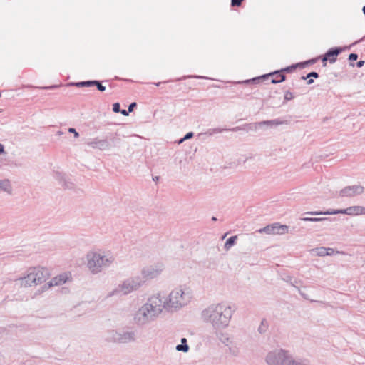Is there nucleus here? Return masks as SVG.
Instances as JSON below:
<instances>
[{"label":"nucleus","mask_w":365,"mask_h":365,"mask_svg":"<svg viewBox=\"0 0 365 365\" xmlns=\"http://www.w3.org/2000/svg\"><path fill=\"white\" fill-rule=\"evenodd\" d=\"M160 293L150 296L133 314V322L138 327H144L154 322L164 311Z\"/></svg>","instance_id":"obj_2"},{"label":"nucleus","mask_w":365,"mask_h":365,"mask_svg":"<svg viewBox=\"0 0 365 365\" xmlns=\"http://www.w3.org/2000/svg\"><path fill=\"white\" fill-rule=\"evenodd\" d=\"M75 86L77 87H90V86H93L94 83H93V81H80V82L76 83Z\"/></svg>","instance_id":"obj_26"},{"label":"nucleus","mask_w":365,"mask_h":365,"mask_svg":"<svg viewBox=\"0 0 365 365\" xmlns=\"http://www.w3.org/2000/svg\"><path fill=\"white\" fill-rule=\"evenodd\" d=\"M344 48L341 47H333L329 48L325 54L322 57L323 65L326 66V62L329 61L330 63H334L336 61V56H339Z\"/></svg>","instance_id":"obj_16"},{"label":"nucleus","mask_w":365,"mask_h":365,"mask_svg":"<svg viewBox=\"0 0 365 365\" xmlns=\"http://www.w3.org/2000/svg\"><path fill=\"white\" fill-rule=\"evenodd\" d=\"M145 283V280L140 275L130 277L125 279L118 287L119 290L126 295L137 291Z\"/></svg>","instance_id":"obj_10"},{"label":"nucleus","mask_w":365,"mask_h":365,"mask_svg":"<svg viewBox=\"0 0 365 365\" xmlns=\"http://www.w3.org/2000/svg\"><path fill=\"white\" fill-rule=\"evenodd\" d=\"M62 186L65 189H73L74 187V185L72 182L67 181L66 180H63L62 182Z\"/></svg>","instance_id":"obj_28"},{"label":"nucleus","mask_w":365,"mask_h":365,"mask_svg":"<svg viewBox=\"0 0 365 365\" xmlns=\"http://www.w3.org/2000/svg\"><path fill=\"white\" fill-rule=\"evenodd\" d=\"M48 276L46 269L34 267L29 269L25 276L17 279L16 282L21 287L37 286L45 282Z\"/></svg>","instance_id":"obj_6"},{"label":"nucleus","mask_w":365,"mask_h":365,"mask_svg":"<svg viewBox=\"0 0 365 365\" xmlns=\"http://www.w3.org/2000/svg\"><path fill=\"white\" fill-rule=\"evenodd\" d=\"M268 329V322L266 319H262L259 327H258V332L261 334H264Z\"/></svg>","instance_id":"obj_24"},{"label":"nucleus","mask_w":365,"mask_h":365,"mask_svg":"<svg viewBox=\"0 0 365 365\" xmlns=\"http://www.w3.org/2000/svg\"><path fill=\"white\" fill-rule=\"evenodd\" d=\"M120 113L123 115H124V116H127V115H128V114H129V113H130V112H128V110H124V109H123V110H120Z\"/></svg>","instance_id":"obj_44"},{"label":"nucleus","mask_w":365,"mask_h":365,"mask_svg":"<svg viewBox=\"0 0 365 365\" xmlns=\"http://www.w3.org/2000/svg\"><path fill=\"white\" fill-rule=\"evenodd\" d=\"M362 10H363L364 14L365 15V5L364 6V7H363V9H362Z\"/></svg>","instance_id":"obj_50"},{"label":"nucleus","mask_w":365,"mask_h":365,"mask_svg":"<svg viewBox=\"0 0 365 365\" xmlns=\"http://www.w3.org/2000/svg\"><path fill=\"white\" fill-rule=\"evenodd\" d=\"M136 106H137V103H136L135 102H133V103H131L128 106V112H130V113H131V112L133 110L134 108H135V107H136Z\"/></svg>","instance_id":"obj_39"},{"label":"nucleus","mask_w":365,"mask_h":365,"mask_svg":"<svg viewBox=\"0 0 365 365\" xmlns=\"http://www.w3.org/2000/svg\"><path fill=\"white\" fill-rule=\"evenodd\" d=\"M364 63H365L364 61H359L356 63V66L358 68H361L364 65Z\"/></svg>","instance_id":"obj_45"},{"label":"nucleus","mask_w":365,"mask_h":365,"mask_svg":"<svg viewBox=\"0 0 365 365\" xmlns=\"http://www.w3.org/2000/svg\"><path fill=\"white\" fill-rule=\"evenodd\" d=\"M181 344H178L175 347L176 350L178 351H182L184 353H187L189 349H190V347L187 344V339L186 338H182L181 339Z\"/></svg>","instance_id":"obj_20"},{"label":"nucleus","mask_w":365,"mask_h":365,"mask_svg":"<svg viewBox=\"0 0 365 365\" xmlns=\"http://www.w3.org/2000/svg\"><path fill=\"white\" fill-rule=\"evenodd\" d=\"M120 143V138L118 133H109L104 138H95L87 143V145L93 149L100 150H108L116 147Z\"/></svg>","instance_id":"obj_7"},{"label":"nucleus","mask_w":365,"mask_h":365,"mask_svg":"<svg viewBox=\"0 0 365 365\" xmlns=\"http://www.w3.org/2000/svg\"><path fill=\"white\" fill-rule=\"evenodd\" d=\"M70 274L69 273H63L55 277H53L50 282L45 284L39 290V293H41L48 289L51 288L53 286H59L65 284L69 279Z\"/></svg>","instance_id":"obj_14"},{"label":"nucleus","mask_w":365,"mask_h":365,"mask_svg":"<svg viewBox=\"0 0 365 365\" xmlns=\"http://www.w3.org/2000/svg\"><path fill=\"white\" fill-rule=\"evenodd\" d=\"M237 239V235L232 236V237H229L225 243V245H224L225 250H229L231 248V247H232L235 244Z\"/></svg>","instance_id":"obj_23"},{"label":"nucleus","mask_w":365,"mask_h":365,"mask_svg":"<svg viewBox=\"0 0 365 365\" xmlns=\"http://www.w3.org/2000/svg\"><path fill=\"white\" fill-rule=\"evenodd\" d=\"M220 339L221 342L227 346H228L230 344V342H232L230 340V338L227 336V334H225V335L222 334V337Z\"/></svg>","instance_id":"obj_29"},{"label":"nucleus","mask_w":365,"mask_h":365,"mask_svg":"<svg viewBox=\"0 0 365 365\" xmlns=\"http://www.w3.org/2000/svg\"><path fill=\"white\" fill-rule=\"evenodd\" d=\"M319 77V74L318 73L315 72V71H312L310 73H309L307 76H302V79L303 80H307L309 78H318Z\"/></svg>","instance_id":"obj_31"},{"label":"nucleus","mask_w":365,"mask_h":365,"mask_svg":"<svg viewBox=\"0 0 365 365\" xmlns=\"http://www.w3.org/2000/svg\"><path fill=\"white\" fill-rule=\"evenodd\" d=\"M68 132L71 133H73L75 138H78L79 137V133L73 128H68Z\"/></svg>","instance_id":"obj_38"},{"label":"nucleus","mask_w":365,"mask_h":365,"mask_svg":"<svg viewBox=\"0 0 365 365\" xmlns=\"http://www.w3.org/2000/svg\"><path fill=\"white\" fill-rule=\"evenodd\" d=\"M317 61V58H312V59H310V60L304 62V64H313V63H316Z\"/></svg>","instance_id":"obj_41"},{"label":"nucleus","mask_w":365,"mask_h":365,"mask_svg":"<svg viewBox=\"0 0 365 365\" xmlns=\"http://www.w3.org/2000/svg\"><path fill=\"white\" fill-rule=\"evenodd\" d=\"M197 78V79H201V78L209 79V78L205 77V76H184L183 78H182V79H184V78ZM179 80H181V78H180Z\"/></svg>","instance_id":"obj_36"},{"label":"nucleus","mask_w":365,"mask_h":365,"mask_svg":"<svg viewBox=\"0 0 365 365\" xmlns=\"http://www.w3.org/2000/svg\"><path fill=\"white\" fill-rule=\"evenodd\" d=\"M94 86H96L97 89L99 91H104L106 90V86H103L101 82L99 81L93 80Z\"/></svg>","instance_id":"obj_30"},{"label":"nucleus","mask_w":365,"mask_h":365,"mask_svg":"<svg viewBox=\"0 0 365 365\" xmlns=\"http://www.w3.org/2000/svg\"><path fill=\"white\" fill-rule=\"evenodd\" d=\"M193 135H194V133L192 132H189V133H186L185 135L178 141V143L180 144L182 142H184L185 140L192 138L193 137Z\"/></svg>","instance_id":"obj_32"},{"label":"nucleus","mask_w":365,"mask_h":365,"mask_svg":"<svg viewBox=\"0 0 365 365\" xmlns=\"http://www.w3.org/2000/svg\"><path fill=\"white\" fill-rule=\"evenodd\" d=\"M113 111L114 113H120V105L119 103H113Z\"/></svg>","instance_id":"obj_35"},{"label":"nucleus","mask_w":365,"mask_h":365,"mask_svg":"<svg viewBox=\"0 0 365 365\" xmlns=\"http://www.w3.org/2000/svg\"><path fill=\"white\" fill-rule=\"evenodd\" d=\"M229 347V353L233 356H239L240 351V348L237 343L230 342V344L228 346Z\"/></svg>","instance_id":"obj_21"},{"label":"nucleus","mask_w":365,"mask_h":365,"mask_svg":"<svg viewBox=\"0 0 365 365\" xmlns=\"http://www.w3.org/2000/svg\"><path fill=\"white\" fill-rule=\"evenodd\" d=\"M266 362L268 365H310L309 360L294 358L283 349L269 351L266 356Z\"/></svg>","instance_id":"obj_4"},{"label":"nucleus","mask_w":365,"mask_h":365,"mask_svg":"<svg viewBox=\"0 0 365 365\" xmlns=\"http://www.w3.org/2000/svg\"><path fill=\"white\" fill-rule=\"evenodd\" d=\"M87 267L89 271L96 274L103 269L109 267L114 262V257L110 255H102L99 252H91L86 255Z\"/></svg>","instance_id":"obj_5"},{"label":"nucleus","mask_w":365,"mask_h":365,"mask_svg":"<svg viewBox=\"0 0 365 365\" xmlns=\"http://www.w3.org/2000/svg\"><path fill=\"white\" fill-rule=\"evenodd\" d=\"M227 234H225V235H223L222 238L224 239L225 237H226Z\"/></svg>","instance_id":"obj_52"},{"label":"nucleus","mask_w":365,"mask_h":365,"mask_svg":"<svg viewBox=\"0 0 365 365\" xmlns=\"http://www.w3.org/2000/svg\"><path fill=\"white\" fill-rule=\"evenodd\" d=\"M157 86H159L161 84V82L155 83Z\"/></svg>","instance_id":"obj_49"},{"label":"nucleus","mask_w":365,"mask_h":365,"mask_svg":"<svg viewBox=\"0 0 365 365\" xmlns=\"http://www.w3.org/2000/svg\"><path fill=\"white\" fill-rule=\"evenodd\" d=\"M58 86L57 85H53V86H45V87H43L42 88L43 89H46V90H50V89H54L56 88H57Z\"/></svg>","instance_id":"obj_43"},{"label":"nucleus","mask_w":365,"mask_h":365,"mask_svg":"<svg viewBox=\"0 0 365 365\" xmlns=\"http://www.w3.org/2000/svg\"><path fill=\"white\" fill-rule=\"evenodd\" d=\"M327 256L332 255L334 252V250L332 248H327Z\"/></svg>","instance_id":"obj_42"},{"label":"nucleus","mask_w":365,"mask_h":365,"mask_svg":"<svg viewBox=\"0 0 365 365\" xmlns=\"http://www.w3.org/2000/svg\"><path fill=\"white\" fill-rule=\"evenodd\" d=\"M284 280L287 282V283H289L292 286H293L294 287H295L297 289V288H299L297 284H298L299 283H300V281L297 280V279H294L293 277H290V276H287L285 278H284Z\"/></svg>","instance_id":"obj_25"},{"label":"nucleus","mask_w":365,"mask_h":365,"mask_svg":"<svg viewBox=\"0 0 365 365\" xmlns=\"http://www.w3.org/2000/svg\"><path fill=\"white\" fill-rule=\"evenodd\" d=\"M4 153H5L4 146L1 143H0V154Z\"/></svg>","instance_id":"obj_46"},{"label":"nucleus","mask_w":365,"mask_h":365,"mask_svg":"<svg viewBox=\"0 0 365 365\" xmlns=\"http://www.w3.org/2000/svg\"><path fill=\"white\" fill-rule=\"evenodd\" d=\"M364 191V187L359 185L346 186L339 191V196L351 197L362 194Z\"/></svg>","instance_id":"obj_15"},{"label":"nucleus","mask_w":365,"mask_h":365,"mask_svg":"<svg viewBox=\"0 0 365 365\" xmlns=\"http://www.w3.org/2000/svg\"><path fill=\"white\" fill-rule=\"evenodd\" d=\"M294 98L293 93L289 91H286L284 93V101H289L290 100H292Z\"/></svg>","instance_id":"obj_33"},{"label":"nucleus","mask_w":365,"mask_h":365,"mask_svg":"<svg viewBox=\"0 0 365 365\" xmlns=\"http://www.w3.org/2000/svg\"><path fill=\"white\" fill-rule=\"evenodd\" d=\"M313 83H314V80L309 78V79L307 81V84L310 85Z\"/></svg>","instance_id":"obj_47"},{"label":"nucleus","mask_w":365,"mask_h":365,"mask_svg":"<svg viewBox=\"0 0 365 365\" xmlns=\"http://www.w3.org/2000/svg\"><path fill=\"white\" fill-rule=\"evenodd\" d=\"M307 214L312 215H336V214H346L349 215H359L365 214V207L363 206H351L346 209L340 210H329L325 212H309Z\"/></svg>","instance_id":"obj_11"},{"label":"nucleus","mask_w":365,"mask_h":365,"mask_svg":"<svg viewBox=\"0 0 365 365\" xmlns=\"http://www.w3.org/2000/svg\"><path fill=\"white\" fill-rule=\"evenodd\" d=\"M297 291L303 298L308 299V296L305 293L302 292L299 288H297Z\"/></svg>","instance_id":"obj_40"},{"label":"nucleus","mask_w":365,"mask_h":365,"mask_svg":"<svg viewBox=\"0 0 365 365\" xmlns=\"http://www.w3.org/2000/svg\"><path fill=\"white\" fill-rule=\"evenodd\" d=\"M297 65H292L291 66H288V67H287L285 68H283V69H281V70H279V71H275L272 72L270 73L262 75V76H259V77H255V78H253L252 79L245 80V81H241V82H238V83H244V84H249L250 83H259L262 80L267 79L269 76H272V75H278L279 76V80L271 79V83H274V84H276V83H278L283 82V81H284L286 80V76L283 74V72H287V73L291 72L294 69H295L297 68Z\"/></svg>","instance_id":"obj_9"},{"label":"nucleus","mask_w":365,"mask_h":365,"mask_svg":"<svg viewBox=\"0 0 365 365\" xmlns=\"http://www.w3.org/2000/svg\"><path fill=\"white\" fill-rule=\"evenodd\" d=\"M0 190L9 195L12 193V186L9 180H0Z\"/></svg>","instance_id":"obj_19"},{"label":"nucleus","mask_w":365,"mask_h":365,"mask_svg":"<svg viewBox=\"0 0 365 365\" xmlns=\"http://www.w3.org/2000/svg\"><path fill=\"white\" fill-rule=\"evenodd\" d=\"M312 252L313 255H314L316 256L324 257V256H327V250L326 247H317V248L312 249Z\"/></svg>","instance_id":"obj_22"},{"label":"nucleus","mask_w":365,"mask_h":365,"mask_svg":"<svg viewBox=\"0 0 365 365\" xmlns=\"http://www.w3.org/2000/svg\"><path fill=\"white\" fill-rule=\"evenodd\" d=\"M193 298L192 290L186 287L179 286L173 289L168 295L160 293V299L163 309L173 312L187 306Z\"/></svg>","instance_id":"obj_3"},{"label":"nucleus","mask_w":365,"mask_h":365,"mask_svg":"<svg viewBox=\"0 0 365 365\" xmlns=\"http://www.w3.org/2000/svg\"><path fill=\"white\" fill-rule=\"evenodd\" d=\"M289 231V227L280 225L279 223H273L268 225L263 228L257 230L259 233H265L267 235H284Z\"/></svg>","instance_id":"obj_12"},{"label":"nucleus","mask_w":365,"mask_h":365,"mask_svg":"<svg viewBox=\"0 0 365 365\" xmlns=\"http://www.w3.org/2000/svg\"><path fill=\"white\" fill-rule=\"evenodd\" d=\"M233 313L232 307L226 302L212 304L202 311L201 319L218 330L228 327Z\"/></svg>","instance_id":"obj_1"},{"label":"nucleus","mask_w":365,"mask_h":365,"mask_svg":"<svg viewBox=\"0 0 365 365\" xmlns=\"http://www.w3.org/2000/svg\"><path fill=\"white\" fill-rule=\"evenodd\" d=\"M244 0H231V6H240Z\"/></svg>","instance_id":"obj_34"},{"label":"nucleus","mask_w":365,"mask_h":365,"mask_svg":"<svg viewBox=\"0 0 365 365\" xmlns=\"http://www.w3.org/2000/svg\"><path fill=\"white\" fill-rule=\"evenodd\" d=\"M119 331L110 329L106 332L104 338L108 342L118 344Z\"/></svg>","instance_id":"obj_18"},{"label":"nucleus","mask_w":365,"mask_h":365,"mask_svg":"<svg viewBox=\"0 0 365 365\" xmlns=\"http://www.w3.org/2000/svg\"><path fill=\"white\" fill-rule=\"evenodd\" d=\"M137 340L136 331L133 330L119 331L118 344H128Z\"/></svg>","instance_id":"obj_17"},{"label":"nucleus","mask_w":365,"mask_h":365,"mask_svg":"<svg viewBox=\"0 0 365 365\" xmlns=\"http://www.w3.org/2000/svg\"><path fill=\"white\" fill-rule=\"evenodd\" d=\"M164 269L163 264H157L144 267L141 271V277L145 281L152 279L159 276Z\"/></svg>","instance_id":"obj_13"},{"label":"nucleus","mask_w":365,"mask_h":365,"mask_svg":"<svg viewBox=\"0 0 365 365\" xmlns=\"http://www.w3.org/2000/svg\"><path fill=\"white\" fill-rule=\"evenodd\" d=\"M212 220H217L216 217H212Z\"/></svg>","instance_id":"obj_51"},{"label":"nucleus","mask_w":365,"mask_h":365,"mask_svg":"<svg viewBox=\"0 0 365 365\" xmlns=\"http://www.w3.org/2000/svg\"><path fill=\"white\" fill-rule=\"evenodd\" d=\"M358 58V54L356 53H350L349 56V60L351 61H356Z\"/></svg>","instance_id":"obj_37"},{"label":"nucleus","mask_w":365,"mask_h":365,"mask_svg":"<svg viewBox=\"0 0 365 365\" xmlns=\"http://www.w3.org/2000/svg\"><path fill=\"white\" fill-rule=\"evenodd\" d=\"M281 124H282V122H281L278 120H264V121H261V122L257 123L247 124V125H244L243 127L237 126L232 129L220 128H210L204 134L207 135L208 136H212L215 134L221 133L223 131H228V130L239 131V130H245V126L249 127V129H250V130H256L258 126H262L264 125H279Z\"/></svg>","instance_id":"obj_8"},{"label":"nucleus","mask_w":365,"mask_h":365,"mask_svg":"<svg viewBox=\"0 0 365 365\" xmlns=\"http://www.w3.org/2000/svg\"><path fill=\"white\" fill-rule=\"evenodd\" d=\"M328 218L327 217H323V218H319V217H302L301 218V220L302 221H309V222H319V221H322V220H327Z\"/></svg>","instance_id":"obj_27"},{"label":"nucleus","mask_w":365,"mask_h":365,"mask_svg":"<svg viewBox=\"0 0 365 365\" xmlns=\"http://www.w3.org/2000/svg\"><path fill=\"white\" fill-rule=\"evenodd\" d=\"M275 76H276V78H274V79L279 80V76L278 75H275Z\"/></svg>","instance_id":"obj_48"}]
</instances>
